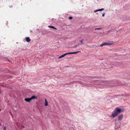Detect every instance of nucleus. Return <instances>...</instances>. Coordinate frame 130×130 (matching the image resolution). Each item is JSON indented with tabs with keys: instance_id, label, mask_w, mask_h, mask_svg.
I'll list each match as a JSON object with an SVG mask.
<instances>
[{
	"instance_id": "25",
	"label": "nucleus",
	"mask_w": 130,
	"mask_h": 130,
	"mask_svg": "<svg viewBox=\"0 0 130 130\" xmlns=\"http://www.w3.org/2000/svg\"><path fill=\"white\" fill-rule=\"evenodd\" d=\"M120 127V126H119V127H118V128H119Z\"/></svg>"
},
{
	"instance_id": "18",
	"label": "nucleus",
	"mask_w": 130,
	"mask_h": 130,
	"mask_svg": "<svg viewBox=\"0 0 130 130\" xmlns=\"http://www.w3.org/2000/svg\"><path fill=\"white\" fill-rule=\"evenodd\" d=\"M105 13H103L102 14V16H104L105 15Z\"/></svg>"
},
{
	"instance_id": "15",
	"label": "nucleus",
	"mask_w": 130,
	"mask_h": 130,
	"mask_svg": "<svg viewBox=\"0 0 130 130\" xmlns=\"http://www.w3.org/2000/svg\"><path fill=\"white\" fill-rule=\"evenodd\" d=\"M73 18L72 17H69L68 18V19L69 20H71Z\"/></svg>"
},
{
	"instance_id": "22",
	"label": "nucleus",
	"mask_w": 130,
	"mask_h": 130,
	"mask_svg": "<svg viewBox=\"0 0 130 130\" xmlns=\"http://www.w3.org/2000/svg\"><path fill=\"white\" fill-rule=\"evenodd\" d=\"M65 54V56L67 55H68V54H67V53H66L65 54Z\"/></svg>"
},
{
	"instance_id": "24",
	"label": "nucleus",
	"mask_w": 130,
	"mask_h": 130,
	"mask_svg": "<svg viewBox=\"0 0 130 130\" xmlns=\"http://www.w3.org/2000/svg\"><path fill=\"white\" fill-rule=\"evenodd\" d=\"M111 31V30H109V31H108L107 32H108H108H110V31Z\"/></svg>"
},
{
	"instance_id": "12",
	"label": "nucleus",
	"mask_w": 130,
	"mask_h": 130,
	"mask_svg": "<svg viewBox=\"0 0 130 130\" xmlns=\"http://www.w3.org/2000/svg\"><path fill=\"white\" fill-rule=\"evenodd\" d=\"M78 46V45H74V46H72V48H76V47L77 46Z\"/></svg>"
},
{
	"instance_id": "16",
	"label": "nucleus",
	"mask_w": 130,
	"mask_h": 130,
	"mask_svg": "<svg viewBox=\"0 0 130 130\" xmlns=\"http://www.w3.org/2000/svg\"><path fill=\"white\" fill-rule=\"evenodd\" d=\"M61 56H62V57H64V56H65V54H63V55H61Z\"/></svg>"
},
{
	"instance_id": "26",
	"label": "nucleus",
	"mask_w": 130,
	"mask_h": 130,
	"mask_svg": "<svg viewBox=\"0 0 130 130\" xmlns=\"http://www.w3.org/2000/svg\"><path fill=\"white\" fill-rule=\"evenodd\" d=\"M1 91H0V93H1Z\"/></svg>"
},
{
	"instance_id": "20",
	"label": "nucleus",
	"mask_w": 130,
	"mask_h": 130,
	"mask_svg": "<svg viewBox=\"0 0 130 130\" xmlns=\"http://www.w3.org/2000/svg\"><path fill=\"white\" fill-rule=\"evenodd\" d=\"M62 58L61 56H59V58Z\"/></svg>"
},
{
	"instance_id": "3",
	"label": "nucleus",
	"mask_w": 130,
	"mask_h": 130,
	"mask_svg": "<svg viewBox=\"0 0 130 130\" xmlns=\"http://www.w3.org/2000/svg\"><path fill=\"white\" fill-rule=\"evenodd\" d=\"M112 43H104L101 44L100 46L101 47H102L104 45H112Z\"/></svg>"
},
{
	"instance_id": "19",
	"label": "nucleus",
	"mask_w": 130,
	"mask_h": 130,
	"mask_svg": "<svg viewBox=\"0 0 130 130\" xmlns=\"http://www.w3.org/2000/svg\"><path fill=\"white\" fill-rule=\"evenodd\" d=\"M62 58L61 56H59V58Z\"/></svg>"
},
{
	"instance_id": "30",
	"label": "nucleus",
	"mask_w": 130,
	"mask_h": 130,
	"mask_svg": "<svg viewBox=\"0 0 130 130\" xmlns=\"http://www.w3.org/2000/svg\"><path fill=\"white\" fill-rule=\"evenodd\" d=\"M1 110V109H0V111Z\"/></svg>"
},
{
	"instance_id": "2",
	"label": "nucleus",
	"mask_w": 130,
	"mask_h": 130,
	"mask_svg": "<svg viewBox=\"0 0 130 130\" xmlns=\"http://www.w3.org/2000/svg\"><path fill=\"white\" fill-rule=\"evenodd\" d=\"M123 111L121 108H117L116 109V110L115 111L116 112L118 113V114L120 113Z\"/></svg>"
},
{
	"instance_id": "14",
	"label": "nucleus",
	"mask_w": 130,
	"mask_h": 130,
	"mask_svg": "<svg viewBox=\"0 0 130 130\" xmlns=\"http://www.w3.org/2000/svg\"><path fill=\"white\" fill-rule=\"evenodd\" d=\"M103 83H108V82L104 81H103Z\"/></svg>"
},
{
	"instance_id": "23",
	"label": "nucleus",
	"mask_w": 130,
	"mask_h": 130,
	"mask_svg": "<svg viewBox=\"0 0 130 130\" xmlns=\"http://www.w3.org/2000/svg\"><path fill=\"white\" fill-rule=\"evenodd\" d=\"M19 128H20V129H23V128H20V127H19Z\"/></svg>"
},
{
	"instance_id": "10",
	"label": "nucleus",
	"mask_w": 130,
	"mask_h": 130,
	"mask_svg": "<svg viewBox=\"0 0 130 130\" xmlns=\"http://www.w3.org/2000/svg\"><path fill=\"white\" fill-rule=\"evenodd\" d=\"M79 52H80L79 51H77V52H71V54H76L77 53H78Z\"/></svg>"
},
{
	"instance_id": "28",
	"label": "nucleus",
	"mask_w": 130,
	"mask_h": 130,
	"mask_svg": "<svg viewBox=\"0 0 130 130\" xmlns=\"http://www.w3.org/2000/svg\"><path fill=\"white\" fill-rule=\"evenodd\" d=\"M113 86H110V87H113Z\"/></svg>"
},
{
	"instance_id": "29",
	"label": "nucleus",
	"mask_w": 130,
	"mask_h": 130,
	"mask_svg": "<svg viewBox=\"0 0 130 130\" xmlns=\"http://www.w3.org/2000/svg\"><path fill=\"white\" fill-rule=\"evenodd\" d=\"M115 124H116V125H117V124L116 123Z\"/></svg>"
},
{
	"instance_id": "4",
	"label": "nucleus",
	"mask_w": 130,
	"mask_h": 130,
	"mask_svg": "<svg viewBox=\"0 0 130 130\" xmlns=\"http://www.w3.org/2000/svg\"><path fill=\"white\" fill-rule=\"evenodd\" d=\"M118 114L115 111L114 112L112 115L111 117L112 118H114L117 116Z\"/></svg>"
},
{
	"instance_id": "21",
	"label": "nucleus",
	"mask_w": 130,
	"mask_h": 130,
	"mask_svg": "<svg viewBox=\"0 0 130 130\" xmlns=\"http://www.w3.org/2000/svg\"><path fill=\"white\" fill-rule=\"evenodd\" d=\"M68 54H71V52L67 53Z\"/></svg>"
},
{
	"instance_id": "5",
	"label": "nucleus",
	"mask_w": 130,
	"mask_h": 130,
	"mask_svg": "<svg viewBox=\"0 0 130 130\" xmlns=\"http://www.w3.org/2000/svg\"><path fill=\"white\" fill-rule=\"evenodd\" d=\"M123 118V115H120L118 117V119L119 120H121Z\"/></svg>"
},
{
	"instance_id": "8",
	"label": "nucleus",
	"mask_w": 130,
	"mask_h": 130,
	"mask_svg": "<svg viewBox=\"0 0 130 130\" xmlns=\"http://www.w3.org/2000/svg\"><path fill=\"white\" fill-rule=\"evenodd\" d=\"M104 9V8H102L100 9H99L98 10H96L94 12H97L98 11H102Z\"/></svg>"
},
{
	"instance_id": "11",
	"label": "nucleus",
	"mask_w": 130,
	"mask_h": 130,
	"mask_svg": "<svg viewBox=\"0 0 130 130\" xmlns=\"http://www.w3.org/2000/svg\"><path fill=\"white\" fill-rule=\"evenodd\" d=\"M83 39H82V40H81L80 42H81V43L80 44V45H83L84 44V43L83 42V41H84Z\"/></svg>"
},
{
	"instance_id": "6",
	"label": "nucleus",
	"mask_w": 130,
	"mask_h": 130,
	"mask_svg": "<svg viewBox=\"0 0 130 130\" xmlns=\"http://www.w3.org/2000/svg\"><path fill=\"white\" fill-rule=\"evenodd\" d=\"M26 41L28 42H30L31 41V40L30 39V38L29 37H26Z\"/></svg>"
},
{
	"instance_id": "9",
	"label": "nucleus",
	"mask_w": 130,
	"mask_h": 130,
	"mask_svg": "<svg viewBox=\"0 0 130 130\" xmlns=\"http://www.w3.org/2000/svg\"><path fill=\"white\" fill-rule=\"evenodd\" d=\"M45 105L46 106H48V103L47 101L46 100V99H45Z\"/></svg>"
},
{
	"instance_id": "17",
	"label": "nucleus",
	"mask_w": 130,
	"mask_h": 130,
	"mask_svg": "<svg viewBox=\"0 0 130 130\" xmlns=\"http://www.w3.org/2000/svg\"><path fill=\"white\" fill-rule=\"evenodd\" d=\"M4 130H6V128L5 126H4Z\"/></svg>"
},
{
	"instance_id": "7",
	"label": "nucleus",
	"mask_w": 130,
	"mask_h": 130,
	"mask_svg": "<svg viewBox=\"0 0 130 130\" xmlns=\"http://www.w3.org/2000/svg\"><path fill=\"white\" fill-rule=\"evenodd\" d=\"M48 27H51L52 28H53V29H57L54 26H48Z\"/></svg>"
},
{
	"instance_id": "13",
	"label": "nucleus",
	"mask_w": 130,
	"mask_h": 130,
	"mask_svg": "<svg viewBox=\"0 0 130 130\" xmlns=\"http://www.w3.org/2000/svg\"><path fill=\"white\" fill-rule=\"evenodd\" d=\"M102 29V28H97L95 29V30H100Z\"/></svg>"
},
{
	"instance_id": "1",
	"label": "nucleus",
	"mask_w": 130,
	"mask_h": 130,
	"mask_svg": "<svg viewBox=\"0 0 130 130\" xmlns=\"http://www.w3.org/2000/svg\"><path fill=\"white\" fill-rule=\"evenodd\" d=\"M37 97L35 95L32 96L30 98H26L24 100L26 102H29L30 101L34 99H37Z\"/></svg>"
},
{
	"instance_id": "27",
	"label": "nucleus",
	"mask_w": 130,
	"mask_h": 130,
	"mask_svg": "<svg viewBox=\"0 0 130 130\" xmlns=\"http://www.w3.org/2000/svg\"><path fill=\"white\" fill-rule=\"evenodd\" d=\"M8 61H9V62H10V60H8Z\"/></svg>"
}]
</instances>
